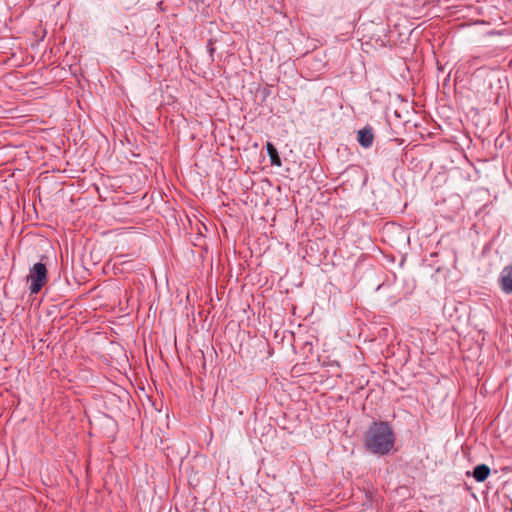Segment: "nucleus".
<instances>
[{"mask_svg": "<svg viewBox=\"0 0 512 512\" xmlns=\"http://www.w3.org/2000/svg\"><path fill=\"white\" fill-rule=\"evenodd\" d=\"M395 443L396 434L387 421L372 422L363 435V446L373 455H388L394 450Z\"/></svg>", "mask_w": 512, "mask_h": 512, "instance_id": "obj_1", "label": "nucleus"}, {"mask_svg": "<svg viewBox=\"0 0 512 512\" xmlns=\"http://www.w3.org/2000/svg\"><path fill=\"white\" fill-rule=\"evenodd\" d=\"M31 294L39 293L48 282V271L44 263L34 264L26 277Z\"/></svg>", "mask_w": 512, "mask_h": 512, "instance_id": "obj_2", "label": "nucleus"}, {"mask_svg": "<svg viewBox=\"0 0 512 512\" xmlns=\"http://www.w3.org/2000/svg\"><path fill=\"white\" fill-rule=\"evenodd\" d=\"M498 284L505 294H512V265L505 266L502 269Z\"/></svg>", "mask_w": 512, "mask_h": 512, "instance_id": "obj_3", "label": "nucleus"}, {"mask_svg": "<svg viewBox=\"0 0 512 512\" xmlns=\"http://www.w3.org/2000/svg\"><path fill=\"white\" fill-rule=\"evenodd\" d=\"M357 140L364 148H369L373 144L374 134L371 128H362L358 131Z\"/></svg>", "mask_w": 512, "mask_h": 512, "instance_id": "obj_4", "label": "nucleus"}, {"mask_svg": "<svg viewBox=\"0 0 512 512\" xmlns=\"http://www.w3.org/2000/svg\"><path fill=\"white\" fill-rule=\"evenodd\" d=\"M490 475V468L485 464L477 465L473 471V477L477 482L485 481Z\"/></svg>", "mask_w": 512, "mask_h": 512, "instance_id": "obj_5", "label": "nucleus"}, {"mask_svg": "<svg viewBox=\"0 0 512 512\" xmlns=\"http://www.w3.org/2000/svg\"><path fill=\"white\" fill-rule=\"evenodd\" d=\"M266 149L270 157L271 165L280 167L282 165V161L275 146L271 142H267Z\"/></svg>", "mask_w": 512, "mask_h": 512, "instance_id": "obj_6", "label": "nucleus"}, {"mask_svg": "<svg viewBox=\"0 0 512 512\" xmlns=\"http://www.w3.org/2000/svg\"><path fill=\"white\" fill-rule=\"evenodd\" d=\"M128 262H129V261H128V260H126V256H125V255H123V254H119V255H116V256L114 257V267H116V266H122V265H124V264H126V263H128Z\"/></svg>", "mask_w": 512, "mask_h": 512, "instance_id": "obj_7", "label": "nucleus"}]
</instances>
